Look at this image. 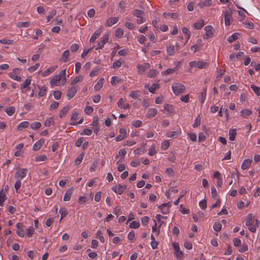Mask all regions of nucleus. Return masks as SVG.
<instances>
[{
    "mask_svg": "<svg viewBox=\"0 0 260 260\" xmlns=\"http://www.w3.org/2000/svg\"><path fill=\"white\" fill-rule=\"evenodd\" d=\"M182 32L184 34L185 39H186V41L183 45V46H184L187 43V42L189 40V39L190 38L191 35H190V31L188 30V29L186 27H182Z\"/></svg>",
    "mask_w": 260,
    "mask_h": 260,
    "instance_id": "obj_23",
    "label": "nucleus"
},
{
    "mask_svg": "<svg viewBox=\"0 0 260 260\" xmlns=\"http://www.w3.org/2000/svg\"><path fill=\"white\" fill-rule=\"evenodd\" d=\"M174 250L175 251V255L177 258L181 259L183 258V252L180 250L179 245L178 243L174 242L173 243Z\"/></svg>",
    "mask_w": 260,
    "mask_h": 260,
    "instance_id": "obj_7",
    "label": "nucleus"
},
{
    "mask_svg": "<svg viewBox=\"0 0 260 260\" xmlns=\"http://www.w3.org/2000/svg\"><path fill=\"white\" fill-rule=\"evenodd\" d=\"M83 76L79 75L78 76H77L76 77H75V78L74 80H73L71 81V84L72 85H75V84H77V83L82 81L83 80Z\"/></svg>",
    "mask_w": 260,
    "mask_h": 260,
    "instance_id": "obj_41",
    "label": "nucleus"
},
{
    "mask_svg": "<svg viewBox=\"0 0 260 260\" xmlns=\"http://www.w3.org/2000/svg\"><path fill=\"white\" fill-rule=\"evenodd\" d=\"M133 14L137 17H141V16H142L144 14V12L142 10H135L133 12Z\"/></svg>",
    "mask_w": 260,
    "mask_h": 260,
    "instance_id": "obj_57",
    "label": "nucleus"
},
{
    "mask_svg": "<svg viewBox=\"0 0 260 260\" xmlns=\"http://www.w3.org/2000/svg\"><path fill=\"white\" fill-rule=\"evenodd\" d=\"M167 53L168 55H173L175 53V47L173 45L169 44L166 47Z\"/></svg>",
    "mask_w": 260,
    "mask_h": 260,
    "instance_id": "obj_26",
    "label": "nucleus"
},
{
    "mask_svg": "<svg viewBox=\"0 0 260 260\" xmlns=\"http://www.w3.org/2000/svg\"><path fill=\"white\" fill-rule=\"evenodd\" d=\"M59 213L61 215L60 220L62 219L63 218L66 217L68 213L67 210L64 208H60L59 209Z\"/></svg>",
    "mask_w": 260,
    "mask_h": 260,
    "instance_id": "obj_50",
    "label": "nucleus"
},
{
    "mask_svg": "<svg viewBox=\"0 0 260 260\" xmlns=\"http://www.w3.org/2000/svg\"><path fill=\"white\" fill-rule=\"evenodd\" d=\"M250 87L253 90V91L254 92L255 94H256L258 96L260 95V88L254 85V84H251L250 85Z\"/></svg>",
    "mask_w": 260,
    "mask_h": 260,
    "instance_id": "obj_53",
    "label": "nucleus"
},
{
    "mask_svg": "<svg viewBox=\"0 0 260 260\" xmlns=\"http://www.w3.org/2000/svg\"><path fill=\"white\" fill-rule=\"evenodd\" d=\"M29 123L28 121H24L20 122L17 126V129L19 131H22L25 128L29 126Z\"/></svg>",
    "mask_w": 260,
    "mask_h": 260,
    "instance_id": "obj_22",
    "label": "nucleus"
},
{
    "mask_svg": "<svg viewBox=\"0 0 260 260\" xmlns=\"http://www.w3.org/2000/svg\"><path fill=\"white\" fill-rule=\"evenodd\" d=\"M170 145V143L169 140L164 141L161 143V149L163 150L167 149Z\"/></svg>",
    "mask_w": 260,
    "mask_h": 260,
    "instance_id": "obj_59",
    "label": "nucleus"
},
{
    "mask_svg": "<svg viewBox=\"0 0 260 260\" xmlns=\"http://www.w3.org/2000/svg\"><path fill=\"white\" fill-rule=\"evenodd\" d=\"M140 225V222L138 220L132 221L129 225V227L132 229H138Z\"/></svg>",
    "mask_w": 260,
    "mask_h": 260,
    "instance_id": "obj_55",
    "label": "nucleus"
},
{
    "mask_svg": "<svg viewBox=\"0 0 260 260\" xmlns=\"http://www.w3.org/2000/svg\"><path fill=\"white\" fill-rule=\"evenodd\" d=\"M126 188L125 185H118L117 186H113L111 189L118 194H121Z\"/></svg>",
    "mask_w": 260,
    "mask_h": 260,
    "instance_id": "obj_9",
    "label": "nucleus"
},
{
    "mask_svg": "<svg viewBox=\"0 0 260 260\" xmlns=\"http://www.w3.org/2000/svg\"><path fill=\"white\" fill-rule=\"evenodd\" d=\"M119 20L118 17H111L107 19L105 23V26L107 27H111L113 25L116 24Z\"/></svg>",
    "mask_w": 260,
    "mask_h": 260,
    "instance_id": "obj_14",
    "label": "nucleus"
},
{
    "mask_svg": "<svg viewBox=\"0 0 260 260\" xmlns=\"http://www.w3.org/2000/svg\"><path fill=\"white\" fill-rule=\"evenodd\" d=\"M252 160L249 159H245L242 165V169L243 170H246L248 169L251 166Z\"/></svg>",
    "mask_w": 260,
    "mask_h": 260,
    "instance_id": "obj_31",
    "label": "nucleus"
},
{
    "mask_svg": "<svg viewBox=\"0 0 260 260\" xmlns=\"http://www.w3.org/2000/svg\"><path fill=\"white\" fill-rule=\"evenodd\" d=\"M77 91V88L76 87H72L68 89L67 91V97L69 100L73 98Z\"/></svg>",
    "mask_w": 260,
    "mask_h": 260,
    "instance_id": "obj_15",
    "label": "nucleus"
},
{
    "mask_svg": "<svg viewBox=\"0 0 260 260\" xmlns=\"http://www.w3.org/2000/svg\"><path fill=\"white\" fill-rule=\"evenodd\" d=\"M163 16L166 18H168L169 17H171L173 19H176L178 17V14L176 13H167V12H164L163 13Z\"/></svg>",
    "mask_w": 260,
    "mask_h": 260,
    "instance_id": "obj_39",
    "label": "nucleus"
},
{
    "mask_svg": "<svg viewBox=\"0 0 260 260\" xmlns=\"http://www.w3.org/2000/svg\"><path fill=\"white\" fill-rule=\"evenodd\" d=\"M123 81L122 79L117 76H113L111 78V83L112 85H116L118 83H120Z\"/></svg>",
    "mask_w": 260,
    "mask_h": 260,
    "instance_id": "obj_35",
    "label": "nucleus"
},
{
    "mask_svg": "<svg viewBox=\"0 0 260 260\" xmlns=\"http://www.w3.org/2000/svg\"><path fill=\"white\" fill-rule=\"evenodd\" d=\"M171 207L170 202L164 203L159 206V209L160 210L161 212L164 214H168L169 212V209Z\"/></svg>",
    "mask_w": 260,
    "mask_h": 260,
    "instance_id": "obj_13",
    "label": "nucleus"
},
{
    "mask_svg": "<svg viewBox=\"0 0 260 260\" xmlns=\"http://www.w3.org/2000/svg\"><path fill=\"white\" fill-rule=\"evenodd\" d=\"M70 55V52L68 50H65L61 55V57L60 59V60L62 61L63 62H67L69 60V57Z\"/></svg>",
    "mask_w": 260,
    "mask_h": 260,
    "instance_id": "obj_30",
    "label": "nucleus"
},
{
    "mask_svg": "<svg viewBox=\"0 0 260 260\" xmlns=\"http://www.w3.org/2000/svg\"><path fill=\"white\" fill-rule=\"evenodd\" d=\"M28 172V170L25 168H21L18 169L15 174V178L16 180L21 181L24 178H25Z\"/></svg>",
    "mask_w": 260,
    "mask_h": 260,
    "instance_id": "obj_6",
    "label": "nucleus"
},
{
    "mask_svg": "<svg viewBox=\"0 0 260 260\" xmlns=\"http://www.w3.org/2000/svg\"><path fill=\"white\" fill-rule=\"evenodd\" d=\"M9 77L13 80H16L17 81H20L21 80V78L20 76H17V75L10 73L9 74Z\"/></svg>",
    "mask_w": 260,
    "mask_h": 260,
    "instance_id": "obj_62",
    "label": "nucleus"
},
{
    "mask_svg": "<svg viewBox=\"0 0 260 260\" xmlns=\"http://www.w3.org/2000/svg\"><path fill=\"white\" fill-rule=\"evenodd\" d=\"M124 34L123 29L121 28H117L115 31V36L118 38H121Z\"/></svg>",
    "mask_w": 260,
    "mask_h": 260,
    "instance_id": "obj_47",
    "label": "nucleus"
},
{
    "mask_svg": "<svg viewBox=\"0 0 260 260\" xmlns=\"http://www.w3.org/2000/svg\"><path fill=\"white\" fill-rule=\"evenodd\" d=\"M44 140L43 139L39 140L37 141L34 144L33 147H32V149L34 151H37V150H39L42 146L43 144H44Z\"/></svg>",
    "mask_w": 260,
    "mask_h": 260,
    "instance_id": "obj_25",
    "label": "nucleus"
},
{
    "mask_svg": "<svg viewBox=\"0 0 260 260\" xmlns=\"http://www.w3.org/2000/svg\"><path fill=\"white\" fill-rule=\"evenodd\" d=\"M205 22L203 19H200L197 22L194 23V28L196 29H201L204 25Z\"/></svg>",
    "mask_w": 260,
    "mask_h": 260,
    "instance_id": "obj_33",
    "label": "nucleus"
},
{
    "mask_svg": "<svg viewBox=\"0 0 260 260\" xmlns=\"http://www.w3.org/2000/svg\"><path fill=\"white\" fill-rule=\"evenodd\" d=\"M84 154H80L77 157V158L76 159V160L75 161V164L76 166H78L79 165H80L81 163V162L84 158Z\"/></svg>",
    "mask_w": 260,
    "mask_h": 260,
    "instance_id": "obj_52",
    "label": "nucleus"
},
{
    "mask_svg": "<svg viewBox=\"0 0 260 260\" xmlns=\"http://www.w3.org/2000/svg\"><path fill=\"white\" fill-rule=\"evenodd\" d=\"M180 133L177 131L170 132L167 134V136L169 138H177Z\"/></svg>",
    "mask_w": 260,
    "mask_h": 260,
    "instance_id": "obj_45",
    "label": "nucleus"
},
{
    "mask_svg": "<svg viewBox=\"0 0 260 260\" xmlns=\"http://www.w3.org/2000/svg\"><path fill=\"white\" fill-rule=\"evenodd\" d=\"M158 72L155 69L150 70L148 73V77L149 78H153L156 76Z\"/></svg>",
    "mask_w": 260,
    "mask_h": 260,
    "instance_id": "obj_63",
    "label": "nucleus"
},
{
    "mask_svg": "<svg viewBox=\"0 0 260 260\" xmlns=\"http://www.w3.org/2000/svg\"><path fill=\"white\" fill-rule=\"evenodd\" d=\"M5 112L7 113L8 115L10 116H12L15 112V108L13 106L8 107L6 108Z\"/></svg>",
    "mask_w": 260,
    "mask_h": 260,
    "instance_id": "obj_38",
    "label": "nucleus"
},
{
    "mask_svg": "<svg viewBox=\"0 0 260 260\" xmlns=\"http://www.w3.org/2000/svg\"><path fill=\"white\" fill-rule=\"evenodd\" d=\"M222 228L221 223L219 222H216L213 225V229L216 232H219Z\"/></svg>",
    "mask_w": 260,
    "mask_h": 260,
    "instance_id": "obj_54",
    "label": "nucleus"
},
{
    "mask_svg": "<svg viewBox=\"0 0 260 260\" xmlns=\"http://www.w3.org/2000/svg\"><path fill=\"white\" fill-rule=\"evenodd\" d=\"M119 133L120 134L118 135L115 138V140L117 142L122 140L123 139L127 137V136L126 129L123 127L120 128Z\"/></svg>",
    "mask_w": 260,
    "mask_h": 260,
    "instance_id": "obj_10",
    "label": "nucleus"
},
{
    "mask_svg": "<svg viewBox=\"0 0 260 260\" xmlns=\"http://www.w3.org/2000/svg\"><path fill=\"white\" fill-rule=\"evenodd\" d=\"M31 79L30 77H27L24 82L21 84L20 85V88L22 91H23V90L26 88H29V85L31 84Z\"/></svg>",
    "mask_w": 260,
    "mask_h": 260,
    "instance_id": "obj_21",
    "label": "nucleus"
},
{
    "mask_svg": "<svg viewBox=\"0 0 260 260\" xmlns=\"http://www.w3.org/2000/svg\"><path fill=\"white\" fill-rule=\"evenodd\" d=\"M109 37L107 35H105L101 39V40L99 42L98 44V47L96 48V50H98L100 49H102L104 46L105 44L108 41Z\"/></svg>",
    "mask_w": 260,
    "mask_h": 260,
    "instance_id": "obj_16",
    "label": "nucleus"
},
{
    "mask_svg": "<svg viewBox=\"0 0 260 260\" xmlns=\"http://www.w3.org/2000/svg\"><path fill=\"white\" fill-rule=\"evenodd\" d=\"M47 160V157L45 155H37L35 157V161L36 162L44 161Z\"/></svg>",
    "mask_w": 260,
    "mask_h": 260,
    "instance_id": "obj_40",
    "label": "nucleus"
},
{
    "mask_svg": "<svg viewBox=\"0 0 260 260\" xmlns=\"http://www.w3.org/2000/svg\"><path fill=\"white\" fill-rule=\"evenodd\" d=\"M69 110V107H63L60 111L59 115V117L62 118L63 116H64L67 114Z\"/></svg>",
    "mask_w": 260,
    "mask_h": 260,
    "instance_id": "obj_42",
    "label": "nucleus"
},
{
    "mask_svg": "<svg viewBox=\"0 0 260 260\" xmlns=\"http://www.w3.org/2000/svg\"><path fill=\"white\" fill-rule=\"evenodd\" d=\"M66 74V70H63L59 74L54 76L50 81L51 86L52 87L63 85L67 81Z\"/></svg>",
    "mask_w": 260,
    "mask_h": 260,
    "instance_id": "obj_1",
    "label": "nucleus"
},
{
    "mask_svg": "<svg viewBox=\"0 0 260 260\" xmlns=\"http://www.w3.org/2000/svg\"><path fill=\"white\" fill-rule=\"evenodd\" d=\"M27 235L28 237H31L34 233V228L32 226H30L26 230Z\"/></svg>",
    "mask_w": 260,
    "mask_h": 260,
    "instance_id": "obj_60",
    "label": "nucleus"
},
{
    "mask_svg": "<svg viewBox=\"0 0 260 260\" xmlns=\"http://www.w3.org/2000/svg\"><path fill=\"white\" fill-rule=\"evenodd\" d=\"M239 35V33L233 34L232 35V36H230L228 38V41L229 43H232L233 42H234V41H235L236 40H237L238 39V37Z\"/></svg>",
    "mask_w": 260,
    "mask_h": 260,
    "instance_id": "obj_44",
    "label": "nucleus"
},
{
    "mask_svg": "<svg viewBox=\"0 0 260 260\" xmlns=\"http://www.w3.org/2000/svg\"><path fill=\"white\" fill-rule=\"evenodd\" d=\"M159 87V84L157 83H154L149 88V91L151 93H154L155 92L156 89Z\"/></svg>",
    "mask_w": 260,
    "mask_h": 260,
    "instance_id": "obj_51",
    "label": "nucleus"
},
{
    "mask_svg": "<svg viewBox=\"0 0 260 260\" xmlns=\"http://www.w3.org/2000/svg\"><path fill=\"white\" fill-rule=\"evenodd\" d=\"M149 67L150 65L148 63H145L144 64H138L137 66L138 74H143Z\"/></svg>",
    "mask_w": 260,
    "mask_h": 260,
    "instance_id": "obj_17",
    "label": "nucleus"
},
{
    "mask_svg": "<svg viewBox=\"0 0 260 260\" xmlns=\"http://www.w3.org/2000/svg\"><path fill=\"white\" fill-rule=\"evenodd\" d=\"M236 131L235 129H230L229 131V139L231 140V141H234L235 140V137H236Z\"/></svg>",
    "mask_w": 260,
    "mask_h": 260,
    "instance_id": "obj_48",
    "label": "nucleus"
},
{
    "mask_svg": "<svg viewBox=\"0 0 260 260\" xmlns=\"http://www.w3.org/2000/svg\"><path fill=\"white\" fill-rule=\"evenodd\" d=\"M103 27L101 26L97 30H96L92 35L89 40L90 42L93 43L95 40L101 36L102 32H103Z\"/></svg>",
    "mask_w": 260,
    "mask_h": 260,
    "instance_id": "obj_11",
    "label": "nucleus"
},
{
    "mask_svg": "<svg viewBox=\"0 0 260 260\" xmlns=\"http://www.w3.org/2000/svg\"><path fill=\"white\" fill-rule=\"evenodd\" d=\"M57 66H53L48 68L47 70L41 73V74L43 77H46L52 73L57 68Z\"/></svg>",
    "mask_w": 260,
    "mask_h": 260,
    "instance_id": "obj_20",
    "label": "nucleus"
},
{
    "mask_svg": "<svg viewBox=\"0 0 260 260\" xmlns=\"http://www.w3.org/2000/svg\"><path fill=\"white\" fill-rule=\"evenodd\" d=\"M41 126V124L39 122H34L30 124V127L33 130H38Z\"/></svg>",
    "mask_w": 260,
    "mask_h": 260,
    "instance_id": "obj_46",
    "label": "nucleus"
},
{
    "mask_svg": "<svg viewBox=\"0 0 260 260\" xmlns=\"http://www.w3.org/2000/svg\"><path fill=\"white\" fill-rule=\"evenodd\" d=\"M95 235L96 237L100 240L101 243H104L105 242V239L103 236V233L101 231H98Z\"/></svg>",
    "mask_w": 260,
    "mask_h": 260,
    "instance_id": "obj_43",
    "label": "nucleus"
},
{
    "mask_svg": "<svg viewBox=\"0 0 260 260\" xmlns=\"http://www.w3.org/2000/svg\"><path fill=\"white\" fill-rule=\"evenodd\" d=\"M233 12L229 8L228 10H224L222 11V15L224 17V22L226 26H229L231 24L233 20Z\"/></svg>",
    "mask_w": 260,
    "mask_h": 260,
    "instance_id": "obj_4",
    "label": "nucleus"
},
{
    "mask_svg": "<svg viewBox=\"0 0 260 260\" xmlns=\"http://www.w3.org/2000/svg\"><path fill=\"white\" fill-rule=\"evenodd\" d=\"M177 69L176 68L173 69H167L166 70L163 71L161 73L162 75H168L175 73Z\"/></svg>",
    "mask_w": 260,
    "mask_h": 260,
    "instance_id": "obj_49",
    "label": "nucleus"
},
{
    "mask_svg": "<svg viewBox=\"0 0 260 260\" xmlns=\"http://www.w3.org/2000/svg\"><path fill=\"white\" fill-rule=\"evenodd\" d=\"M259 223V220L255 218L252 214L250 213L247 215L246 225L251 232L255 233Z\"/></svg>",
    "mask_w": 260,
    "mask_h": 260,
    "instance_id": "obj_2",
    "label": "nucleus"
},
{
    "mask_svg": "<svg viewBox=\"0 0 260 260\" xmlns=\"http://www.w3.org/2000/svg\"><path fill=\"white\" fill-rule=\"evenodd\" d=\"M148 38L150 41L153 43H155L157 39V37L152 32H150L148 34Z\"/></svg>",
    "mask_w": 260,
    "mask_h": 260,
    "instance_id": "obj_56",
    "label": "nucleus"
},
{
    "mask_svg": "<svg viewBox=\"0 0 260 260\" xmlns=\"http://www.w3.org/2000/svg\"><path fill=\"white\" fill-rule=\"evenodd\" d=\"M104 82L103 78H101L98 82L95 84L94 89L95 91H99L103 87Z\"/></svg>",
    "mask_w": 260,
    "mask_h": 260,
    "instance_id": "obj_27",
    "label": "nucleus"
},
{
    "mask_svg": "<svg viewBox=\"0 0 260 260\" xmlns=\"http://www.w3.org/2000/svg\"><path fill=\"white\" fill-rule=\"evenodd\" d=\"M212 5V0H204L203 2L198 4V6L200 8H203L205 7H209Z\"/></svg>",
    "mask_w": 260,
    "mask_h": 260,
    "instance_id": "obj_32",
    "label": "nucleus"
},
{
    "mask_svg": "<svg viewBox=\"0 0 260 260\" xmlns=\"http://www.w3.org/2000/svg\"><path fill=\"white\" fill-rule=\"evenodd\" d=\"M139 91H132L129 93V96L133 99H136L137 98L139 95Z\"/></svg>",
    "mask_w": 260,
    "mask_h": 260,
    "instance_id": "obj_64",
    "label": "nucleus"
},
{
    "mask_svg": "<svg viewBox=\"0 0 260 260\" xmlns=\"http://www.w3.org/2000/svg\"><path fill=\"white\" fill-rule=\"evenodd\" d=\"M74 191V188L73 187H71L69 189H68L66 190V193H64V197H63V201H69L71 200L72 195Z\"/></svg>",
    "mask_w": 260,
    "mask_h": 260,
    "instance_id": "obj_19",
    "label": "nucleus"
},
{
    "mask_svg": "<svg viewBox=\"0 0 260 260\" xmlns=\"http://www.w3.org/2000/svg\"><path fill=\"white\" fill-rule=\"evenodd\" d=\"M201 118L200 115H198L196 117L194 122L192 125L193 127H197L199 126L201 124Z\"/></svg>",
    "mask_w": 260,
    "mask_h": 260,
    "instance_id": "obj_58",
    "label": "nucleus"
},
{
    "mask_svg": "<svg viewBox=\"0 0 260 260\" xmlns=\"http://www.w3.org/2000/svg\"><path fill=\"white\" fill-rule=\"evenodd\" d=\"M38 88L40 90L39 91V93H38V96L39 97H42V96H44L47 93V88L45 86H43V87L39 86Z\"/></svg>",
    "mask_w": 260,
    "mask_h": 260,
    "instance_id": "obj_37",
    "label": "nucleus"
},
{
    "mask_svg": "<svg viewBox=\"0 0 260 260\" xmlns=\"http://www.w3.org/2000/svg\"><path fill=\"white\" fill-rule=\"evenodd\" d=\"M252 112L251 110L249 109H243L241 111L240 114L243 116V118H247L249 115H250L252 114Z\"/></svg>",
    "mask_w": 260,
    "mask_h": 260,
    "instance_id": "obj_34",
    "label": "nucleus"
},
{
    "mask_svg": "<svg viewBox=\"0 0 260 260\" xmlns=\"http://www.w3.org/2000/svg\"><path fill=\"white\" fill-rule=\"evenodd\" d=\"M204 30L206 33V38L205 39H207L208 38H211L213 36V28L211 25L206 26L204 28Z\"/></svg>",
    "mask_w": 260,
    "mask_h": 260,
    "instance_id": "obj_18",
    "label": "nucleus"
},
{
    "mask_svg": "<svg viewBox=\"0 0 260 260\" xmlns=\"http://www.w3.org/2000/svg\"><path fill=\"white\" fill-rule=\"evenodd\" d=\"M78 113L76 111H74L73 112L71 117V124L73 125H75L77 124L76 120L78 119Z\"/></svg>",
    "mask_w": 260,
    "mask_h": 260,
    "instance_id": "obj_29",
    "label": "nucleus"
},
{
    "mask_svg": "<svg viewBox=\"0 0 260 260\" xmlns=\"http://www.w3.org/2000/svg\"><path fill=\"white\" fill-rule=\"evenodd\" d=\"M189 64L191 68H197L200 69H204L209 66L208 62L200 60H194L190 61L189 63Z\"/></svg>",
    "mask_w": 260,
    "mask_h": 260,
    "instance_id": "obj_5",
    "label": "nucleus"
},
{
    "mask_svg": "<svg viewBox=\"0 0 260 260\" xmlns=\"http://www.w3.org/2000/svg\"><path fill=\"white\" fill-rule=\"evenodd\" d=\"M6 194L3 189L0 190V206H3L4 201L6 200Z\"/></svg>",
    "mask_w": 260,
    "mask_h": 260,
    "instance_id": "obj_36",
    "label": "nucleus"
},
{
    "mask_svg": "<svg viewBox=\"0 0 260 260\" xmlns=\"http://www.w3.org/2000/svg\"><path fill=\"white\" fill-rule=\"evenodd\" d=\"M157 113V110L155 108H150L148 109L147 113L146 114V117L148 118H150L154 117Z\"/></svg>",
    "mask_w": 260,
    "mask_h": 260,
    "instance_id": "obj_24",
    "label": "nucleus"
},
{
    "mask_svg": "<svg viewBox=\"0 0 260 260\" xmlns=\"http://www.w3.org/2000/svg\"><path fill=\"white\" fill-rule=\"evenodd\" d=\"M92 133V129L85 128L80 133L81 135L90 136Z\"/></svg>",
    "mask_w": 260,
    "mask_h": 260,
    "instance_id": "obj_61",
    "label": "nucleus"
},
{
    "mask_svg": "<svg viewBox=\"0 0 260 260\" xmlns=\"http://www.w3.org/2000/svg\"><path fill=\"white\" fill-rule=\"evenodd\" d=\"M164 110L166 111L165 113L167 114H170L174 113V108L171 105L165 104L164 106Z\"/></svg>",
    "mask_w": 260,
    "mask_h": 260,
    "instance_id": "obj_28",
    "label": "nucleus"
},
{
    "mask_svg": "<svg viewBox=\"0 0 260 260\" xmlns=\"http://www.w3.org/2000/svg\"><path fill=\"white\" fill-rule=\"evenodd\" d=\"M172 88L174 93L176 95L181 94L185 90L184 85L179 82L173 83L172 85Z\"/></svg>",
    "mask_w": 260,
    "mask_h": 260,
    "instance_id": "obj_3",
    "label": "nucleus"
},
{
    "mask_svg": "<svg viewBox=\"0 0 260 260\" xmlns=\"http://www.w3.org/2000/svg\"><path fill=\"white\" fill-rule=\"evenodd\" d=\"M126 100L123 98H120L118 103L117 105L119 108L124 109H129L131 108V106L128 103H125Z\"/></svg>",
    "mask_w": 260,
    "mask_h": 260,
    "instance_id": "obj_12",
    "label": "nucleus"
},
{
    "mask_svg": "<svg viewBox=\"0 0 260 260\" xmlns=\"http://www.w3.org/2000/svg\"><path fill=\"white\" fill-rule=\"evenodd\" d=\"M16 234L20 237H24L25 235V231L24 230V225L21 222H18L16 224Z\"/></svg>",
    "mask_w": 260,
    "mask_h": 260,
    "instance_id": "obj_8",
    "label": "nucleus"
}]
</instances>
